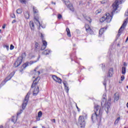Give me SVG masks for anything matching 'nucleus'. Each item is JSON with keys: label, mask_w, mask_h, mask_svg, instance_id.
Listing matches in <instances>:
<instances>
[{"label": "nucleus", "mask_w": 128, "mask_h": 128, "mask_svg": "<svg viewBox=\"0 0 128 128\" xmlns=\"http://www.w3.org/2000/svg\"><path fill=\"white\" fill-rule=\"evenodd\" d=\"M105 18L106 22H112V16L109 13H107L106 14Z\"/></svg>", "instance_id": "9b49d317"}, {"label": "nucleus", "mask_w": 128, "mask_h": 128, "mask_svg": "<svg viewBox=\"0 0 128 128\" xmlns=\"http://www.w3.org/2000/svg\"><path fill=\"white\" fill-rule=\"evenodd\" d=\"M120 117H118L116 120H115L114 122V124L116 126V124H118V122H120Z\"/></svg>", "instance_id": "cd10ccee"}, {"label": "nucleus", "mask_w": 128, "mask_h": 128, "mask_svg": "<svg viewBox=\"0 0 128 128\" xmlns=\"http://www.w3.org/2000/svg\"><path fill=\"white\" fill-rule=\"evenodd\" d=\"M6 28V26H2V28Z\"/></svg>", "instance_id": "8fccbe9b"}, {"label": "nucleus", "mask_w": 128, "mask_h": 128, "mask_svg": "<svg viewBox=\"0 0 128 128\" xmlns=\"http://www.w3.org/2000/svg\"><path fill=\"white\" fill-rule=\"evenodd\" d=\"M52 4H56V2H52Z\"/></svg>", "instance_id": "09e8293b"}, {"label": "nucleus", "mask_w": 128, "mask_h": 128, "mask_svg": "<svg viewBox=\"0 0 128 128\" xmlns=\"http://www.w3.org/2000/svg\"><path fill=\"white\" fill-rule=\"evenodd\" d=\"M120 0V2L118 1ZM122 2H124V0H116L115 2H114L112 4V8L114 10V12H116L118 8L119 4H122Z\"/></svg>", "instance_id": "6e6552de"}, {"label": "nucleus", "mask_w": 128, "mask_h": 128, "mask_svg": "<svg viewBox=\"0 0 128 128\" xmlns=\"http://www.w3.org/2000/svg\"><path fill=\"white\" fill-rule=\"evenodd\" d=\"M41 38L42 40V45L41 47L42 50H46V46H48V42L44 40V36L42 34H41Z\"/></svg>", "instance_id": "1a4fd4ad"}, {"label": "nucleus", "mask_w": 128, "mask_h": 128, "mask_svg": "<svg viewBox=\"0 0 128 128\" xmlns=\"http://www.w3.org/2000/svg\"><path fill=\"white\" fill-rule=\"evenodd\" d=\"M12 18H16V15H14V14H13L12 16Z\"/></svg>", "instance_id": "c03bdc74"}, {"label": "nucleus", "mask_w": 128, "mask_h": 128, "mask_svg": "<svg viewBox=\"0 0 128 128\" xmlns=\"http://www.w3.org/2000/svg\"><path fill=\"white\" fill-rule=\"evenodd\" d=\"M104 28H102L100 29V30H99L100 36H102V34H104Z\"/></svg>", "instance_id": "a878e982"}, {"label": "nucleus", "mask_w": 128, "mask_h": 128, "mask_svg": "<svg viewBox=\"0 0 128 128\" xmlns=\"http://www.w3.org/2000/svg\"><path fill=\"white\" fill-rule=\"evenodd\" d=\"M78 112H80V109L79 108H78Z\"/></svg>", "instance_id": "864d4df0"}, {"label": "nucleus", "mask_w": 128, "mask_h": 128, "mask_svg": "<svg viewBox=\"0 0 128 128\" xmlns=\"http://www.w3.org/2000/svg\"><path fill=\"white\" fill-rule=\"evenodd\" d=\"M42 112L40 111L38 112V118H42Z\"/></svg>", "instance_id": "473e14b6"}, {"label": "nucleus", "mask_w": 128, "mask_h": 128, "mask_svg": "<svg viewBox=\"0 0 128 128\" xmlns=\"http://www.w3.org/2000/svg\"><path fill=\"white\" fill-rule=\"evenodd\" d=\"M76 108L78 110V106L76 104Z\"/></svg>", "instance_id": "603ef678"}, {"label": "nucleus", "mask_w": 128, "mask_h": 128, "mask_svg": "<svg viewBox=\"0 0 128 128\" xmlns=\"http://www.w3.org/2000/svg\"><path fill=\"white\" fill-rule=\"evenodd\" d=\"M86 20L89 22L90 24V22H92V19L90 18L88 16L86 17Z\"/></svg>", "instance_id": "2f4dec72"}, {"label": "nucleus", "mask_w": 128, "mask_h": 128, "mask_svg": "<svg viewBox=\"0 0 128 128\" xmlns=\"http://www.w3.org/2000/svg\"><path fill=\"white\" fill-rule=\"evenodd\" d=\"M106 22V16H102L101 18H100V22Z\"/></svg>", "instance_id": "c85d7f7f"}, {"label": "nucleus", "mask_w": 128, "mask_h": 128, "mask_svg": "<svg viewBox=\"0 0 128 128\" xmlns=\"http://www.w3.org/2000/svg\"><path fill=\"white\" fill-rule=\"evenodd\" d=\"M110 110V102H108L105 104V110L107 112H108Z\"/></svg>", "instance_id": "4468645a"}, {"label": "nucleus", "mask_w": 128, "mask_h": 128, "mask_svg": "<svg viewBox=\"0 0 128 128\" xmlns=\"http://www.w3.org/2000/svg\"><path fill=\"white\" fill-rule=\"evenodd\" d=\"M40 77L38 76L35 80H34L32 85L31 86L32 88H36V84H38V82H40Z\"/></svg>", "instance_id": "9d476101"}, {"label": "nucleus", "mask_w": 128, "mask_h": 128, "mask_svg": "<svg viewBox=\"0 0 128 128\" xmlns=\"http://www.w3.org/2000/svg\"><path fill=\"white\" fill-rule=\"evenodd\" d=\"M86 115L84 117V116L79 117L78 124L81 126V128L84 127V126H86Z\"/></svg>", "instance_id": "423d86ee"}, {"label": "nucleus", "mask_w": 128, "mask_h": 128, "mask_svg": "<svg viewBox=\"0 0 128 128\" xmlns=\"http://www.w3.org/2000/svg\"><path fill=\"white\" fill-rule=\"evenodd\" d=\"M38 92H40V88L38 86H37V88L36 87L33 91V96H36L38 94Z\"/></svg>", "instance_id": "f3484780"}, {"label": "nucleus", "mask_w": 128, "mask_h": 128, "mask_svg": "<svg viewBox=\"0 0 128 128\" xmlns=\"http://www.w3.org/2000/svg\"><path fill=\"white\" fill-rule=\"evenodd\" d=\"M30 92H28L27 94L26 95V96L25 98L24 102L23 104H22V110H20V111L17 113L18 116H20V114H22V111L24 110H25L26 106L28 104V98H30Z\"/></svg>", "instance_id": "f03ea898"}, {"label": "nucleus", "mask_w": 128, "mask_h": 128, "mask_svg": "<svg viewBox=\"0 0 128 128\" xmlns=\"http://www.w3.org/2000/svg\"><path fill=\"white\" fill-rule=\"evenodd\" d=\"M30 26L32 30H34V23L32 21L30 22Z\"/></svg>", "instance_id": "a211bd4d"}, {"label": "nucleus", "mask_w": 128, "mask_h": 128, "mask_svg": "<svg viewBox=\"0 0 128 128\" xmlns=\"http://www.w3.org/2000/svg\"><path fill=\"white\" fill-rule=\"evenodd\" d=\"M20 2H21V4H26V0H19Z\"/></svg>", "instance_id": "72a5a7b5"}, {"label": "nucleus", "mask_w": 128, "mask_h": 128, "mask_svg": "<svg viewBox=\"0 0 128 128\" xmlns=\"http://www.w3.org/2000/svg\"><path fill=\"white\" fill-rule=\"evenodd\" d=\"M102 12V10H97L96 11V14H100Z\"/></svg>", "instance_id": "e433bc0d"}, {"label": "nucleus", "mask_w": 128, "mask_h": 128, "mask_svg": "<svg viewBox=\"0 0 128 128\" xmlns=\"http://www.w3.org/2000/svg\"><path fill=\"white\" fill-rule=\"evenodd\" d=\"M126 68L122 67V74H126Z\"/></svg>", "instance_id": "393cba45"}, {"label": "nucleus", "mask_w": 128, "mask_h": 128, "mask_svg": "<svg viewBox=\"0 0 128 128\" xmlns=\"http://www.w3.org/2000/svg\"><path fill=\"white\" fill-rule=\"evenodd\" d=\"M33 10L34 14V18L35 20V22L37 24H39L40 26H41L40 23V20H38V17L36 16H38V10H36V8L33 7Z\"/></svg>", "instance_id": "0eeeda50"}, {"label": "nucleus", "mask_w": 128, "mask_h": 128, "mask_svg": "<svg viewBox=\"0 0 128 128\" xmlns=\"http://www.w3.org/2000/svg\"><path fill=\"white\" fill-rule=\"evenodd\" d=\"M14 76V72H12L9 75V76H10L11 78H12Z\"/></svg>", "instance_id": "f704fd0d"}, {"label": "nucleus", "mask_w": 128, "mask_h": 128, "mask_svg": "<svg viewBox=\"0 0 128 128\" xmlns=\"http://www.w3.org/2000/svg\"><path fill=\"white\" fill-rule=\"evenodd\" d=\"M36 70H38V68H36L34 70V72L36 74H37V76H38L39 74H40V71H38L36 72Z\"/></svg>", "instance_id": "7c9ffc66"}, {"label": "nucleus", "mask_w": 128, "mask_h": 128, "mask_svg": "<svg viewBox=\"0 0 128 128\" xmlns=\"http://www.w3.org/2000/svg\"><path fill=\"white\" fill-rule=\"evenodd\" d=\"M63 84H64L66 92H67V94H68V90H70V89L68 88V83L66 81H64Z\"/></svg>", "instance_id": "dca6fc26"}, {"label": "nucleus", "mask_w": 128, "mask_h": 128, "mask_svg": "<svg viewBox=\"0 0 128 128\" xmlns=\"http://www.w3.org/2000/svg\"><path fill=\"white\" fill-rule=\"evenodd\" d=\"M66 32H67V35L69 38H70L72 36V35L70 34V28H66Z\"/></svg>", "instance_id": "b1692460"}, {"label": "nucleus", "mask_w": 128, "mask_h": 128, "mask_svg": "<svg viewBox=\"0 0 128 128\" xmlns=\"http://www.w3.org/2000/svg\"><path fill=\"white\" fill-rule=\"evenodd\" d=\"M108 2V0H104L101 2V4H106Z\"/></svg>", "instance_id": "58836bf2"}, {"label": "nucleus", "mask_w": 128, "mask_h": 128, "mask_svg": "<svg viewBox=\"0 0 128 128\" xmlns=\"http://www.w3.org/2000/svg\"><path fill=\"white\" fill-rule=\"evenodd\" d=\"M124 66H128V64L126 62H124Z\"/></svg>", "instance_id": "79ce46f5"}, {"label": "nucleus", "mask_w": 128, "mask_h": 128, "mask_svg": "<svg viewBox=\"0 0 128 128\" xmlns=\"http://www.w3.org/2000/svg\"><path fill=\"white\" fill-rule=\"evenodd\" d=\"M24 16L26 20H28V18H30V14L28 12L24 13Z\"/></svg>", "instance_id": "bb28decb"}, {"label": "nucleus", "mask_w": 128, "mask_h": 128, "mask_svg": "<svg viewBox=\"0 0 128 128\" xmlns=\"http://www.w3.org/2000/svg\"><path fill=\"white\" fill-rule=\"evenodd\" d=\"M50 50H46L44 52H42L43 54L46 56L47 54H50Z\"/></svg>", "instance_id": "5701e85b"}, {"label": "nucleus", "mask_w": 128, "mask_h": 128, "mask_svg": "<svg viewBox=\"0 0 128 128\" xmlns=\"http://www.w3.org/2000/svg\"><path fill=\"white\" fill-rule=\"evenodd\" d=\"M94 114H93L92 116V120L94 122H98V126L102 122V110L100 106L98 105H96L94 106Z\"/></svg>", "instance_id": "f257e3e1"}, {"label": "nucleus", "mask_w": 128, "mask_h": 128, "mask_svg": "<svg viewBox=\"0 0 128 128\" xmlns=\"http://www.w3.org/2000/svg\"><path fill=\"white\" fill-rule=\"evenodd\" d=\"M33 78H34V76Z\"/></svg>", "instance_id": "e2e57ef3"}, {"label": "nucleus", "mask_w": 128, "mask_h": 128, "mask_svg": "<svg viewBox=\"0 0 128 128\" xmlns=\"http://www.w3.org/2000/svg\"><path fill=\"white\" fill-rule=\"evenodd\" d=\"M103 96H104V94Z\"/></svg>", "instance_id": "680f3d73"}, {"label": "nucleus", "mask_w": 128, "mask_h": 128, "mask_svg": "<svg viewBox=\"0 0 128 128\" xmlns=\"http://www.w3.org/2000/svg\"><path fill=\"white\" fill-rule=\"evenodd\" d=\"M126 107L128 108V102L126 104Z\"/></svg>", "instance_id": "5fc2aeb1"}, {"label": "nucleus", "mask_w": 128, "mask_h": 128, "mask_svg": "<svg viewBox=\"0 0 128 128\" xmlns=\"http://www.w3.org/2000/svg\"><path fill=\"white\" fill-rule=\"evenodd\" d=\"M40 118L38 117V118H37V120H40Z\"/></svg>", "instance_id": "3c124183"}, {"label": "nucleus", "mask_w": 128, "mask_h": 128, "mask_svg": "<svg viewBox=\"0 0 128 128\" xmlns=\"http://www.w3.org/2000/svg\"><path fill=\"white\" fill-rule=\"evenodd\" d=\"M112 74H114V69H112V68H110L109 70L108 76L110 78H112Z\"/></svg>", "instance_id": "aec40b11"}, {"label": "nucleus", "mask_w": 128, "mask_h": 128, "mask_svg": "<svg viewBox=\"0 0 128 128\" xmlns=\"http://www.w3.org/2000/svg\"><path fill=\"white\" fill-rule=\"evenodd\" d=\"M62 18V14H58V20H60V18Z\"/></svg>", "instance_id": "c9c22d12"}, {"label": "nucleus", "mask_w": 128, "mask_h": 128, "mask_svg": "<svg viewBox=\"0 0 128 128\" xmlns=\"http://www.w3.org/2000/svg\"><path fill=\"white\" fill-rule=\"evenodd\" d=\"M24 58H26V52L22 54L21 56L18 58L16 62L14 63L16 66H19L22 62V60H24Z\"/></svg>", "instance_id": "7ed1b4c3"}, {"label": "nucleus", "mask_w": 128, "mask_h": 128, "mask_svg": "<svg viewBox=\"0 0 128 128\" xmlns=\"http://www.w3.org/2000/svg\"><path fill=\"white\" fill-rule=\"evenodd\" d=\"M16 22V20H13L12 22V24H14V22Z\"/></svg>", "instance_id": "49530a36"}, {"label": "nucleus", "mask_w": 128, "mask_h": 128, "mask_svg": "<svg viewBox=\"0 0 128 128\" xmlns=\"http://www.w3.org/2000/svg\"><path fill=\"white\" fill-rule=\"evenodd\" d=\"M114 100H116V102H118L120 100V94L118 92H116L114 94Z\"/></svg>", "instance_id": "4be33fe9"}, {"label": "nucleus", "mask_w": 128, "mask_h": 128, "mask_svg": "<svg viewBox=\"0 0 128 128\" xmlns=\"http://www.w3.org/2000/svg\"><path fill=\"white\" fill-rule=\"evenodd\" d=\"M0 128H4V127H2V126H0Z\"/></svg>", "instance_id": "4d7b16f0"}, {"label": "nucleus", "mask_w": 128, "mask_h": 128, "mask_svg": "<svg viewBox=\"0 0 128 128\" xmlns=\"http://www.w3.org/2000/svg\"><path fill=\"white\" fill-rule=\"evenodd\" d=\"M14 48V46L12 44H11L10 46V50H12Z\"/></svg>", "instance_id": "4c0bfd02"}, {"label": "nucleus", "mask_w": 128, "mask_h": 128, "mask_svg": "<svg viewBox=\"0 0 128 128\" xmlns=\"http://www.w3.org/2000/svg\"><path fill=\"white\" fill-rule=\"evenodd\" d=\"M85 28L86 30V32H89V34H92V28H90V25L86 24Z\"/></svg>", "instance_id": "ddd939ff"}, {"label": "nucleus", "mask_w": 128, "mask_h": 128, "mask_svg": "<svg viewBox=\"0 0 128 128\" xmlns=\"http://www.w3.org/2000/svg\"><path fill=\"white\" fill-rule=\"evenodd\" d=\"M11 77L10 76H8L4 81H3L2 84H1V86H3L4 84H6V82L10 80L11 79Z\"/></svg>", "instance_id": "412c9836"}, {"label": "nucleus", "mask_w": 128, "mask_h": 128, "mask_svg": "<svg viewBox=\"0 0 128 128\" xmlns=\"http://www.w3.org/2000/svg\"><path fill=\"white\" fill-rule=\"evenodd\" d=\"M120 80L122 81L124 80V76H121Z\"/></svg>", "instance_id": "a19ab883"}, {"label": "nucleus", "mask_w": 128, "mask_h": 128, "mask_svg": "<svg viewBox=\"0 0 128 128\" xmlns=\"http://www.w3.org/2000/svg\"><path fill=\"white\" fill-rule=\"evenodd\" d=\"M4 48H6L7 50H8L10 48V47L8 45L4 46Z\"/></svg>", "instance_id": "ea45409f"}, {"label": "nucleus", "mask_w": 128, "mask_h": 128, "mask_svg": "<svg viewBox=\"0 0 128 128\" xmlns=\"http://www.w3.org/2000/svg\"><path fill=\"white\" fill-rule=\"evenodd\" d=\"M52 78L55 82H58V84H62V80L60 79V78L56 76V75H54L52 76Z\"/></svg>", "instance_id": "f8f14e48"}, {"label": "nucleus", "mask_w": 128, "mask_h": 128, "mask_svg": "<svg viewBox=\"0 0 128 128\" xmlns=\"http://www.w3.org/2000/svg\"><path fill=\"white\" fill-rule=\"evenodd\" d=\"M67 8L70 10L72 12H74V6H72V4H70L67 5Z\"/></svg>", "instance_id": "6ab92c4d"}, {"label": "nucleus", "mask_w": 128, "mask_h": 128, "mask_svg": "<svg viewBox=\"0 0 128 128\" xmlns=\"http://www.w3.org/2000/svg\"><path fill=\"white\" fill-rule=\"evenodd\" d=\"M127 20H128V18H127L126 20L124 21L123 24L119 29L118 32L117 34V36H118V38H120V36L122 33V32H124V28H126V24H127V22H126Z\"/></svg>", "instance_id": "20e7f679"}, {"label": "nucleus", "mask_w": 128, "mask_h": 128, "mask_svg": "<svg viewBox=\"0 0 128 128\" xmlns=\"http://www.w3.org/2000/svg\"><path fill=\"white\" fill-rule=\"evenodd\" d=\"M38 60H40V57L38 58L36 60L30 61L29 62H26V63L24 64L22 66V69L20 70V72H22L24 71V70L26 68H27V66H28V64H30V66H32V64H36V62H38Z\"/></svg>", "instance_id": "39448f33"}, {"label": "nucleus", "mask_w": 128, "mask_h": 128, "mask_svg": "<svg viewBox=\"0 0 128 128\" xmlns=\"http://www.w3.org/2000/svg\"><path fill=\"white\" fill-rule=\"evenodd\" d=\"M103 84L105 86V88H106V82H104Z\"/></svg>", "instance_id": "37998d69"}, {"label": "nucleus", "mask_w": 128, "mask_h": 128, "mask_svg": "<svg viewBox=\"0 0 128 128\" xmlns=\"http://www.w3.org/2000/svg\"><path fill=\"white\" fill-rule=\"evenodd\" d=\"M38 127H36V126H34V127H33L32 128H37Z\"/></svg>", "instance_id": "6e6d98bb"}, {"label": "nucleus", "mask_w": 128, "mask_h": 128, "mask_svg": "<svg viewBox=\"0 0 128 128\" xmlns=\"http://www.w3.org/2000/svg\"><path fill=\"white\" fill-rule=\"evenodd\" d=\"M0 38H2V36H0Z\"/></svg>", "instance_id": "13d9d810"}, {"label": "nucleus", "mask_w": 128, "mask_h": 128, "mask_svg": "<svg viewBox=\"0 0 128 128\" xmlns=\"http://www.w3.org/2000/svg\"><path fill=\"white\" fill-rule=\"evenodd\" d=\"M35 50L36 52H40V50H42V48L40 46V44L38 42H36L34 44Z\"/></svg>", "instance_id": "2eb2a0df"}, {"label": "nucleus", "mask_w": 128, "mask_h": 128, "mask_svg": "<svg viewBox=\"0 0 128 128\" xmlns=\"http://www.w3.org/2000/svg\"><path fill=\"white\" fill-rule=\"evenodd\" d=\"M2 32V30H0V32Z\"/></svg>", "instance_id": "bf43d9fd"}, {"label": "nucleus", "mask_w": 128, "mask_h": 128, "mask_svg": "<svg viewBox=\"0 0 128 128\" xmlns=\"http://www.w3.org/2000/svg\"><path fill=\"white\" fill-rule=\"evenodd\" d=\"M16 12L18 14H22V9H20V8H18L16 10Z\"/></svg>", "instance_id": "c756f323"}, {"label": "nucleus", "mask_w": 128, "mask_h": 128, "mask_svg": "<svg viewBox=\"0 0 128 128\" xmlns=\"http://www.w3.org/2000/svg\"><path fill=\"white\" fill-rule=\"evenodd\" d=\"M103 98L104 99V100H106V95H105V96L104 97H103Z\"/></svg>", "instance_id": "de8ad7c7"}, {"label": "nucleus", "mask_w": 128, "mask_h": 128, "mask_svg": "<svg viewBox=\"0 0 128 128\" xmlns=\"http://www.w3.org/2000/svg\"><path fill=\"white\" fill-rule=\"evenodd\" d=\"M126 88H128V86H126Z\"/></svg>", "instance_id": "052dcab7"}, {"label": "nucleus", "mask_w": 128, "mask_h": 128, "mask_svg": "<svg viewBox=\"0 0 128 128\" xmlns=\"http://www.w3.org/2000/svg\"><path fill=\"white\" fill-rule=\"evenodd\" d=\"M52 122L56 123V119H52Z\"/></svg>", "instance_id": "a18cd8bd"}]
</instances>
